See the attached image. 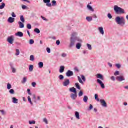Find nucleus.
<instances>
[{
	"instance_id": "obj_45",
	"label": "nucleus",
	"mask_w": 128,
	"mask_h": 128,
	"mask_svg": "<svg viewBox=\"0 0 128 128\" xmlns=\"http://www.w3.org/2000/svg\"><path fill=\"white\" fill-rule=\"evenodd\" d=\"M44 122H45L46 124H48V119H46V118L44 119Z\"/></svg>"
},
{
	"instance_id": "obj_21",
	"label": "nucleus",
	"mask_w": 128,
	"mask_h": 128,
	"mask_svg": "<svg viewBox=\"0 0 128 128\" xmlns=\"http://www.w3.org/2000/svg\"><path fill=\"white\" fill-rule=\"evenodd\" d=\"M47 2V4H46V6H48V8H52V4H50V0H47V2Z\"/></svg>"
},
{
	"instance_id": "obj_11",
	"label": "nucleus",
	"mask_w": 128,
	"mask_h": 128,
	"mask_svg": "<svg viewBox=\"0 0 128 128\" xmlns=\"http://www.w3.org/2000/svg\"><path fill=\"white\" fill-rule=\"evenodd\" d=\"M16 36H19V38H22L24 36V33L19 32L15 34Z\"/></svg>"
},
{
	"instance_id": "obj_18",
	"label": "nucleus",
	"mask_w": 128,
	"mask_h": 128,
	"mask_svg": "<svg viewBox=\"0 0 128 128\" xmlns=\"http://www.w3.org/2000/svg\"><path fill=\"white\" fill-rule=\"evenodd\" d=\"M32 96V100L34 104H38V100H36V94H34Z\"/></svg>"
},
{
	"instance_id": "obj_52",
	"label": "nucleus",
	"mask_w": 128,
	"mask_h": 128,
	"mask_svg": "<svg viewBox=\"0 0 128 128\" xmlns=\"http://www.w3.org/2000/svg\"><path fill=\"white\" fill-rule=\"evenodd\" d=\"M34 44V41L32 40H30V44Z\"/></svg>"
},
{
	"instance_id": "obj_14",
	"label": "nucleus",
	"mask_w": 128,
	"mask_h": 128,
	"mask_svg": "<svg viewBox=\"0 0 128 128\" xmlns=\"http://www.w3.org/2000/svg\"><path fill=\"white\" fill-rule=\"evenodd\" d=\"M70 92H73V94H78V92H76V89L74 88H70Z\"/></svg>"
},
{
	"instance_id": "obj_64",
	"label": "nucleus",
	"mask_w": 128,
	"mask_h": 128,
	"mask_svg": "<svg viewBox=\"0 0 128 128\" xmlns=\"http://www.w3.org/2000/svg\"><path fill=\"white\" fill-rule=\"evenodd\" d=\"M22 10H26V6L25 5H23L22 6Z\"/></svg>"
},
{
	"instance_id": "obj_56",
	"label": "nucleus",
	"mask_w": 128,
	"mask_h": 128,
	"mask_svg": "<svg viewBox=\"0 0 128 128\" xmlns=\"http://www.w3.org/2000/svg\"><path fill=\"white\" fill-rule=\"evenodd\" d=\"M67 56L68 55L66 54H64V53L62 54V58H66Z\"/></svg>"
},
{
	"instance_id": "obj_50",
	"label": "nucleus",
	"mask_w": 128,
	"mask_h": 128,
	"mask_svg": "<svg viewBox=\"0 0 128 128\" xmlns=\"http://www.w3.org/2000/svg\"><path fill=\"white\" fill-rule=\"evenodd\" d=\"M10 92L11 94H14V89H12L10 90Z\"/></svg>"
},
{
	"instance_id": "obj_62",
	"label": "nucleus",
	"mask_w": 128,
	"mask_h": 128,
	"mask_svg": "<svg viewBox=\"0 0 128 128\" xmlns=\"http://www.w3.org/2000/svg\"><path fill=\"white\" fill-rule=\"evenodd\" d=\"M10 66L11 68H14V64L10 62Z\"/></svg>"
},
{
	"instance_id": "obj_25",
	"label": "nucleus",
	"mask_w": 128,
	"mask_h": 128,
	"mask_svg": "<svg viewBox=\"0 0 128 128\" xmlns=\"http://www.w3.org/2000/svg\"><path fill=\"white\" fill-rule=\"evenodd\" d=\"M86 20L88 22H92V17L88 16L86 18Z\"/></svg>"
},
{
	"instance_id": "obj_31",
	"label": "nucleus",
	"mask_w": 128,
	"mask_h": 128,
	"mask_svg": "<svg viewBox=\"0 0 128 128\" xmlns=\"http://www.w3.org/2000/svg\"><path fill=\"white\" fill-rule=\"evenodd\" d=\"M34 32H36V34H40V30L38 28H35L34 30Z\"/></svg>"
},
{
	"instance_id": "obj_12",
	"label": "nucleus",
	"mask_w": 128,
	"mask_h": 128,
	"mask_svg": "<svg viewBox=\"0 0 128 128\" xmlns=\"http://www.w3.org/2000/svg\"><path fill=\"white\" fill-rule=\"evenodd\" d=\"M14 18H12V17H10L8 18V22H9V24H14Z\"/></svg>"
},
{
	"instance_id": "obj_58",
	"label": "nucleus",
	"mask_w": 128,
	"mask_h": 128,
	"mask_svg": "<svg viewBox=\"0 0 128 128\" xmlns=\"http://www.w3.org/2000/svg\"><path fill=\"white\" fill-rule=\"evenodd\" d=\"M56 44L57 46H60V40H58L56 42Z\"/></svg>"
},
{
	"instance_id": "obj_15",
	"label": "nucleus",
	"mask_w": 128,
	"mask_h": 128,
	"mask_svg": "<svg viewBox=\"0 0 128 128\" xmlns=\"http://www.w3.org/2000/svg\"><path fill=\"white\" fill-rule=\"evenodd\" d=\"M97 78H100L101 80H104V76L102 74H96Z\"/></svg>"
},
{
	"instance_id": "obj_22",
	"label": "nucleus",
	"mask_w": 128,
	"mask_h": 128,
	"mask_svg": "<svg viewBox=\"0 0 128 128\" xmlns=\"http://www.w3.org/2000/svg\"><path fill=\"white\" fill-rule=\"evenodd\" d=\"M12 100L13 104H18V100L16 98H13Z\"/></svg>"
},
{
	"instance_id": "obj_19",
	"label": "nucleus",
	"mask_w": 128,
	"mask_h": 128,
	"mask_svg": "<svg viewBox=\"0 0 128 128\" xmlns=\"http://www.w3.org/2000/svg\"><path fill=\"white\" fill-rule=\"evenodd\" d=\"M64 66H61L60 68V74H62V72H64Z\"/></svg>"
},
{
	"instance_id": "obj_30",
	"label": "nucleus",
	"mask_w": 128,
	"mask_h": 128,
	"mask_svg": "<svg viewBox=\"0 0 128 128\" xmlns=\"http://www.w3.org/2000/svg\"><path fill=\"white\" fill-rule=\"evenodd\" d=\"M29 71L32 72H34V66L32 65H30L29 66Z\"/></svg>"
},
{
	"instance_id": "obj_17",
	"label": "nucleus",
	"mask_w": 128,
	"mask_h": 128,
	"mask_svg": "<svg viewBox=\"0 0 128 128\" xmlns=\"http://www.w3.org/2000/svg\"><path fill=\"white\" fill-rule=\"evenodd\" d=\"M18 24H19L20 28H24V22H19Z\"/></svg>"
},
{
	"instance_id": "obj_60",
	"label": "nucleus",
	"mask_w": 128,
	"mask_h": 128,
	"mask_svg": "<svg viewBox=\"0 0 128 128\" xmlns=\"http://www.w3.org/2000/svg\"><path fill=\"white\" fill-rule=\"evenodd\" d=\"M12 18H16V15L14 14V12H12Z\"/></svg>"
},
{
	"instance_id": "obj_61",
	"label": "nucleus",
	"mask_w": 128,
	"mask_h": 128,
	"mask_svg": "<svg viewBox=\"0 0 128 128\" xmlns=\"http://www.w3.org/2000/svg\"><path fill=\"white\" fill-rule=\"evenodd\" d=\"M0 112H1L2 114V116H4V110H0Z\"/></svg>"
},
{
	"instance_id": "obj_6",
	"label": "nucleus",
	"mask_w": 128,
	"mask_h": 128,
	"mask_svg": "<svg viewBox=\"0 0 128 128\" xmlns=\"http://www.w3.org/2000/svg\"><path fill=\"white\" fill-rule=\"evenodd\" d=\"M63 86H68L70 84V80L66 79L64 82H63Z\"/></svg>"
},
{
	"instance_id": "obj_38",
	"label": "nucleus",
	"mask_w": 128,
	"mask_h": 128,
	"mask_svg": "<svg viewBox=\"0 0 128 128\" xmlns=\"http://www.w3.org/2000/svg\"><path fill=\"white\" fill-rule=\"evenodd\" d=\"M58 78L60 80H64V76L62 75H60L59 76H58Z\"/></svg>"
},
{
	"instance_id": "obj_49",
	"label": "nucleus",
	"mask_w": 128,
	"mask_h": 128,
	"mask_svg": "<svg viewBox=\"0 0 128 128\" xmlns=\"http://www.w3.org/2000/svg\"><path fill=\"white\" fill-rule=\"evenodd\" d=\"M108 18H110V20H112V14L110 13L108 14Z\"/></svg>"
},
{
	"instance_id": "obj_3",
	"label": "nucleus",
	"mask_w": 128,
	"mask_h": 128,
	"mask_svg": "<svg viewBox=\"0 0 128 128\" xmlns=\"http://www.w3.org/2000/svg\"><path fill=\"white\" fill-rule=\"evenodd\" d=\"M114 10L116 14H124L126 13L124 10L118 6H114Z\"/></svg>"
},
{
	"instance_id": "obj_44",
	"label": "nucleus",
	"mask_w": 128,
	"mask_h": 128,
	"mask_svg": "<svg viewBox=\"0 0 128 128\" xmlns=\"http://www.w3.org/2000/svg\"><path fill=\"white\" fill-rule=\"evenodd\" d=\"M11 70H12L13 74H16V70L13 67L12 68H11Z\"/></svg>"
},
{
	"instance_id": "obj_24",
	"label": "nucleus",
	"mask_w": 128,
	"mask_h": 128,
	"mask_svg": "<svg viewBox=\"0 0 128 128\" xmlns=\"http://www.w3.org/2000/svg\"><path fill=\"white\" fill-rule=\"evenodd\" d=\"M88 100V96H84V98L83 99V101L84 102H85V104H87Z\"/></svg>"
},
{
	"instance_id": "obj_27",
	"label": "nucleus",
	"mask_w": 128,
	"mask_h": 128,
	"mask_svg": "<svg viewBox=\"0 0 128 128\" xmlns=\"http://www.w3.org/2000/svg\"><path fill=\"white\" fill-rule=\"evenodd\" d=\"M4 8H6V4L4 2L2 3L0 6V10H4Z\"/></svg>"
},
{
	"instance_id": "obj_4",
	"label": "nucleus",
	"mask_w": 128,
	"mask_h": 128,
	"mask_svg": "<svg viewBox=\"0 0 128 128\" xmlns=\"http://www.w3.org/2000/svg\"><path fill=\"white\" fill-rule=\"evenodd\" d=\"M7 42L10 44H14V36H8L7 38Z\"/></svg>"
},
{
	"instance_id": "obj_36",
	"label": "nucleus",
	"mask_w": 128,
	"mask_h": 128,
	"mask_svg": "<svg viewBox=\"0 0 128 128\" xmlns=\"http://www.w3.org/2000/svg\"><path fill=\"white\" fill-rule=\"evenodd\" d=\"M78 80L79 81L80 84H84V82H82V78H80V77L79 76H78Z\"/></svg>"
},
{
	"instance_id": "obj_63",
	"label": "nucleus",
	"mask_w": 128,
	"mask_h": 128,
	"mask_svg": "<svg viewBox=\"0 0 128 128\" xmlns=\"http://www.w3.org/2000/svg\"><path fill=\"white\" fill-rule=\"evenodd\" d=\"M37 100V101L38 100L39 102H40V100H41L40 96H38L37 97V100Z\"/></svg>"
},
{
	"instance_id": "obj_41",
	"label": "nucleus",
	"mask_w": 128,
	"mask_h": 128,
	"mask_svg": "<svg viewBox=\"0 0 128 128\" xmlns=\"http://www.w3.org/2000/svg\"><path fill=\"white\" fill-rule=\"evenodd\" d=\"M7 88L8 90H10V88H12V84H10V83L8 84Z\"/></svg>"
},
{
	"instance_id": "obj_39",
	"label": "nucleus",
	"mask_w": 128,
	"mask_h": 128,
	"mask_svg": "<svg viewBox=\"0 0 128 128\" xmlns=\"http://www.w3.org/2000/svg\"><path fill=\"white\" fill-rule=\"evenodd\" d=\"M92 108H94V106H92V104H90V107L88 109V112H90V110H92Z\"/></svg>"
},
{
	"instance_id": "obj_57",
	"label": "nucleus",
	"mask_w": 128,
	"mask_h": 128,
	"mask_svg": "<svg viewBox=\"0 0 128 128\" xmlns=\"http://www.w3.org/2000/svg\"><path fill=\"white\" fill-rule=\"evenodd\" d=\"M42 20H44L45 22H48V19L44 18V17L42 16H41Z\"/></svg>"
},
{
	"instance_id": "obj_33",
	"label": "nucleus",
	"mask_w": 128,
	"mask_h": 128,
	"mask_svg": "<svg viewBox=\"0 0 128 128\" xmlns=\"http://www.w3.org/2000/svg\"><path fill=\"white\" fill-rule=\"evenodd\" d=\"M20 50L16 49V54H15V56H20Z\"/></svg>"
},
{
	"instance_id": "obj_9",
	"label": "nucleus",
	"mask_w": 128,
	"mask_h": 128,
	"mask_svg": "<svg viewBox=\"0 0 128 128\" xmlns=\"http://www.w3.org/2000/svg\"><path fill=\"white\" fill-rule=\"evenodd\" d=\"M116 80L118 81V82H124V80H126V78H124V76H117L116 78Z\"/></svg>"
},
{
	"instance_id": "obj_34",
	"label": "nucleus",
	"mask_w": 128,
	"mask_h": 128,
	"mask_svg": "<svg viewBox=\"0 0 128 128\" xmlns=\"http://www.w3.org/2000/svg\"><path fill=\"white\" fill-rule=\"evenodd\" d=\"M28 81V78L25 77L23 78V80L22 81V84H24Z\"/></svg>"
},
{
	"instance_id": "obj_16",
	"label": "nucleus",
	"mask_w": 128,
	"mask_h": 128,
	"mask_svg": "<svg viewBox=\"0 0 128 128\" xmlns=\"http://www.w3.org/2000/svg\"><path fill=\"white\" fill-rule=\"evenodd\" d=\"M87 8L90 11L92 12H94V8H92V6H90V5L88 4L87 6Z\"/></svg>"
},
{
	"instance_id": "obj_2",
	"label": "nucleus",
	"mask_w": 128,
	"mask_h": 128,
	"mask_svg": "<svg viewBox=\"0 0 128 128\" xmlns=\"http://www.w3.org/2000/svg\"><path fill=\"white\" fill-rule=\"evenodd\" d=\"M115 22L117 24L122 28L126 26V20L124 17L117 16L115 19Z\"/></svg>"
},
{
	"instance_id": "obj_46",
	"label": "nucleus",
	"mask_w": 128,
	"mask_h": 128,
	"mask_svg": "<svg viewBox=\"0 0 128 128\" xmlns=\"http://www.w3.org/2000/svg\"><path fill=\"white\" fill-rule=\"evenodd\" d=\"M27 28H28V30H32V25L30 24H28Z\"/></svg>"
},
{
	"instance_id": "obj_51",
	"label": "nucleus",
	"mask_w": 128,
	"mask_h": 128,
	"mask_svg": "<svg viewBox=\"0 0 128 128\" xmlns=\"http://www.w3.org/2000/svg\"><path fill=\"white\" fill-rule=\"evenodd\" d=\"M116 66L118 69L120 68H122V65L120 64H116Z\"/></svg>"
},
{
	"instance_id": "obj_40",
	"label": "nucleus",
	"mask_w": 128,
	"mask_h": 128,
	"mask_svg": "<svg viewBox=\"0 0 128 128\" xmlns=\"http://www.w3.org/2000/svg\"><path fill=\"white\" fill-rule=\"evenodd\" d=\"M75 86L76 87V88H78V90H80V86L78 83H76L75 84Z\"/></svg>"
},
{
	"instance_id": "obj_43",
	"label": "nucleus",
	"mask_w": 128,
	"mask_h": 128,
	"mask_svg": "<svg viewBox=\"0 0 128 128\" xmlns=\"http://www.w3.org/2000/svg\"><path fill=\"white\" fill-rule=\"evenodd\" d=\"M52 6H56V0H52Z\"/></svg>"
},
{
	"instance_id": "obj_28",
	"label": "nucleus",
	"mask_w": 128,
	"mask_h": 128,
	"mask_svg": "<svg viewBox=\"0 0 128 128\" xmlns=\"http://www.w3.org/2000/svg\"><path fill=\"white\" fill-rule=\"evenodd\" d=\"M20 20L22 22H23V24H24V22H26V20H24V16H20Z\"/></svg>"
},
{
	"instance_id": "obj_42",
	"label": "nucleus",
	"mask_w": 128,
	"mask_h": 128,
	"mask_svg": "<svg viewBox=\"0 0 128 128\" xmlns=\"http://www.w3.org/2000/svg\"><path fill=\"white\" fill-rule=\"evenodd\" d=\"M78 96L80 98H82V96H84V92H82V91H80V92L78 94Z\"/></svg>"
},
{
	"instance_id": "obj_32",
	"label": "nucleus",
	"mask_w": 128,
	"mask_h": 128,
	"mask_svg": "<svg viewBox=\"0 0 128 128\" xmlns=\"http://www.w3.org/2000/svg\"><path fill=\"white\" fill-rule=\"evenodd\" d=\"M86 46H87V48H88V50H92V45L88 44H86Z\"/></svg>"
},
{
	"instance_id": "obj_7",
	"label": "nucleus",
	"mask_w": 128,
	"mask_h": 128,
	"mask_svg": "<svg viewBox=\"0 0 128 128\" xmlns=\"http://www.w3.org/2000/svg\"><path fill=\"white\" fill-rule=\"evenodd\" d=\"M70 98L72 100H76L78 98V93L71 94Z\"/></svg>"
},
{
	"instance_id": "obj_20",
	"label": "nucleus",
	"mask_w": 128,
	"mask_h": 128,
	"mask_svg": "<svg viewBox=\"0 0 128 128\" xmlns=\"http://www.w3.org/2000/svg\"><path fill=\"white\" fill-rule=\"evenodd\" d=\"M75 116L77 120H80V112H75Z\"/></svg>"
},
{
	"instance_id": "obj_48",
	"label": "nucleus",
	"mask_w": 128,
	"mask_h": 128,
	"mask_svg": "<svg viewBox=\"0 0 128 128\" xmlns=\"http://www.w3.org/2000/svg\"><path fill=\"white\" fill-rule=\"evenodd\" d=\"M29 124H36V121H34V120L30 121Z\"/></svg>"
},
{
	"instance_id": "obj_29",
	"label": "nucleus",
	"mask_w": 128,
	"mask_h": 128,
	"mask_svg": "<svg viewBox=\"0 0 128 128\" xmlns=\"http://www.w3.org/2000/svg\"><path fill=\"white\" fill-rule=\"evenodd\" d=\"M38 68H44V62H40L38 63Z\"/></svg>"
},
{
	"instance_id": "obj_47",
	"label": "nucleus",
	"mask_w": 128,
	"mask_h": 128,
	"mask_svg": "<svg viewBox=\"0 0 128 128\" xmlns=\"http://www.w3.org/2000/svg\"><path fill=\"white\" fill-rule=\"evenodd\" d=\"M46 52H48V54H50V52H51V50H50V48H46Z\"/></svg>"
},
{
	"instance_id": "obj_55",
	"label": "nucleus",
	"mask_w": 128,
	"mask_h": 128,
	"mask_svg": "<svg viewBox=\"0 0 128 128\" xmlns=\"http://www.w3.org/2000/svg\"><path fill=\"white\" fill-rule=\"evenodd\" d=\"M81 78L83 80V82H86V77L84 75L81 76Z\"/></svg>"
},
{
	"instance_id": "obj_13",
	"label": "nucleus",
	"mask_w": 128,
	"mask_h": 128,
	"mask_svg": "<svg viewBox=\"0 0 128 128\" xmlns=\"http://www.w3.org/2000/svg\"><path fill=\"white\" fill-rule=\"evenodd\" d=\"M98 30L100 32V34H102V36H104V28L102 27H100L98 28Z\"/></svg>"
},
{
	"instance_id": "obj_26",
	"label": "nucleus",
	"mask_w": 128,
	"mask_h": 128,
	"mask_svg": "<svg viewBox=\"0 0 128 128\" xmlns=\"http://www.w3.org/2000/svg\"><path fill=\"white\" fill-rule=\"evenodd\" d=\"M82 44L80 43H78L76 44V48L77 50H80V48H82Z\"/></svg>"
},
{
	"instance_id": "obj_53",
	"label": "nucleus",
	"mask_w": 128,
	"mask_h": 128,
	"mask_svg": "<svg viewBox=\"0 0 128 128\" xmlns=\"http://www.w3.org/2000/svg\"><path fill=\"white\" fill-rule=\"evenodd\" d=\"M114 74L116 76H120V72L116 71Z\"/></svg>"
},
{
	"instance_id": "obj_35",
	"label": "nucleus",
	"mask_w": 128,
	"mask_h": 128,
	"mask_svg": "<svg viewBox=\"0 0 128 128\" xmlns=\"http://www.w3.org/2000/svg\"><path fill=\"white\" fill-rule=\"evenodd\" d=\"M95 97V100H97V102H100V99H98V94H96L94 96Z\"/></svg>"
},
{
	"instance_id": "obj_23",
	"label": "nucleus",
	"mask_w": 128,
	"mask_h": 128,
	"mask_svg": "<svg viewBox=\"0 0 128 128\" xmlns=\"http://www.w3.org/2000/svg\"><path fill=\"white\" fill-rule=\"evenodd\" d=\"M28 102H29V104H31V106H34V102H32V98H30V96H28Z\"/></svg>"
},
{
	"instance_id": "obj_37",
	"label": "nucleus",
	"mask_w": 128,
	"mask_h": 128,
	"mask_svg": "<svg viewBox=\"0 0 128 128\" xmlns=\"http://www.w3.org/2000/svg\"><path fill=\"white\" fill-rule=\"evenodd\" d=\"M30 60L31 62H34V55H32L30 56Z\"/></svg>"
},
{
	"instance_id": "obj_5",
	"label": "nucleus",
	"mask_w": 128,
	"mask_h": 128,
	"mask_svg": "<svg viewBox=\"0 0 128 128\" xmlns=\"http://www.w3.org/2000/svg\"><path fill=\"white\" fill-rule=\"evenodd\" d=\"M97 83L102 88H103V90L106 88V86H104V82H102V80H100V79H98L97 80Z\"/></svg>"
},
{
	"instance_id": "obj_54",
	"label": "nucleus",
	"mask_w": 128,
	"mask_h": 128,
	"mask_svg": "<svg viewBox=\"0 0 128 128\" xmlns=\"http://www.w3.org/2000/svg\"><path fill=\"white\" fill-rule=\"evenodd\" d=\"M32 86H33V88H36V82H33L32 84Z\"/></svg>"
},
{
	"instance_id": "obj_10",
	"label": "nucleus",
	"mask_w": 128,
	"mask_h": 128,
	"mask_svg": "<svg viewBox=\"0 0 128 128\" xmlns=\"http://www.w3.org/2000/svg\"><path fill=\"white\" fill-rule=\"evenodd\" d=\"M74 72L72 71L68 70V72L66 73V75L68 78H70V76H74Z\"/></svg>"
},
{
	"instance_id": "obj_59",
	"label": "nucleus",
	"mask_w": 128,
	"mask_h": 128,
	"mask_svg": "<svg viewBox=\"0 0 128 128\" xmlns=\"http://www.w3.org/2000/svg\"><path fill=\"white\" fill-rule=\"evenodd\" d=\"M28 92L29 96H32V92H30V90L28 89Z\"/></svg>"
},
{
	"instance_id": "obj_1",
	"label": "nucleus",
	"mask_w": 128,
	"mask_h": 128,
	"mask_svg": "<svg viewBox=\"0 0 128 128\" xmlns=\"http://www.w3.org/2000/svg\"><path fill=\"white\" fill-rule=\"evenodd\" d=\"M76 41L78 42H82V40L80 38V37H78V33L74 32L71 36L70 38V42L69 46V48H74Z\"/></svg>"
},
{
	"instance_id": "obj_8",
	"label": "nucleus",
	"mask_w": 128,
	"mask_h": 128,
	"mask_svg": "<svg viewBox=\"0 0 128 128\" xmlns=\"http://www.w3.org/2000/svg\"><path fill=\"white\" fill-rule=\"evenodd\" d=\"M100 104L103 108H108V104L104 100H100Z\"/></svg>"
}]
</instances>
